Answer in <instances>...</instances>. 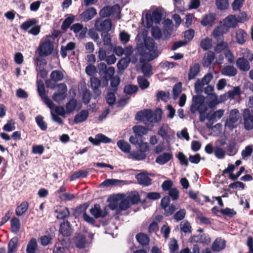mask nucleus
<instances>
[{"label":"nucleus","mask_w":253,"mask_h":253,"mask_svg":"<svg viewBox=\"0 0 253 253\" xmlns=\"http://www.w3.org/2000/svg\"><path fill=\"white\" fill-rule=\"evenodd\" d=\"M135 50L137 54L146 58L148 61L156 58L159 54L154 39L150 37L144 38L143 43L137 44Z\"/></svg>","instance_id":"nucleus-1"},{"label":"nucleus","mask_w":253,"mask_h":253,"mask_svg":"<svg viewBox=\"0 0 253 253\" xmlns=\"http://www.w3.org/2000/svg\"><path fill=\"white\" fill-rule=\"evenodd\" d=\"M162 111L157 109L155 113L152 110L146 109L138 111L135 115V119L139 121H147L150 123H159L162 119Z\"/></svg>","instance_id":"nucleus-2"},{"label":"nucleus","mask_w":253,"mask_h":253,"mask_svg":"<svg viewBox=\"0 0 253 253\" xmlns=\"http://www.w3.org/2000/svg\"><path fill=\"white\" fill-rule=\"evenodd\" d=\"M51 38L50 35L46 36L45 39L40 44L38 48L40 56L46 57L52 53L54 49V42Z\"/></svg>","instance_id":"nucleus-3"},{"label":"nucleus","mask_w":253,"mask_h":253,"mask_svg":"<svg viewBox=\"0 0 253 253\" xmlns=\"http://www.w3.org/2000/svg\"><path fill=\"white\" fill-rule=\"evenodd\" d=\"M38 20L36 18L29 19L20 26V29L28 34L34 36L38 35L41 31V26L37 25Z\"/></svg>","instance_id":"nucleus-4"},{"label":"nucleus","mask_w":253,"mask_h":253,"mask_svg":"<svg viewBox=\"0 0 253 253\" xmlns=\"http://www.w3.org/2000/svg\"><path fill=\"white\" fill-rule=\"evenodd\" d=\"M99 74L101 77L103 86H106L108 82L115 73V68L113 67H108L104 63H101L98 65Z\"/></svg>","instance_id":"nucleus-5"},{"label":"nucleus","mask_w":253,"mask_h":253,"mask_svg":"<svg viewBox=\"0 0 253 253\" xmlns=\"http://www.w3.org/2000/svg\"><path fill=\"white\" fill-rule=\"evenodd\" d=\"M242 116L244 128L248 130L253 129V109L250 110L248 108L245 109Z\"/></svg>","instance_id":"nucleus-6"},{"label":"nucleus","mask_w":253,"mask_h":253,"mask_svg":"<svg viewBox=\"0 0 253 253\" xmlns=\"http://www.w3.org/2000/svg\"><path fill=\"white\" fill-rule=\"evenodd\" d=\"M213 78L211 73L206 74L201 79H197L194 84L195 89L197 93H201L205 85L208 84Z\"/></svg>","instance_id":"nucleus-7"},{"label":"nucleus","mask_w":253,"mask_h":253,"mask_svg":"<svg viewBox=\"0 0 253 253\" xmlns=\"http://www.w3.org/2000/svg\"><path fill=\"white\" fill-rule=\"evenodd\" d=\"M112 25L110 19L102 20L101 18H99L95 20L94 27L98 31L109 32L111 30Z\"/></svg>","instance_id":"nucleus-8"},{"label":"nucleus","mask_w":253,"mask_h":253,"mask_svg":"<svg viewBox=\"0 0 253 253\" xmlns=\"http://www.w3.org/2000/svg\"><path fill=\"white\" fill-rule=\"evenodd\" d=\"M38 91L39 95L43 99L44 102L50 109H53L54 107V104L46 95L44 85L42 81L38 82Z\"/></svg>","instance_id":"nucleus-9"},{"label":"nucleus","mask_w":253,"mask_h":253,"mask_svg":"<svg viewBox=\"0 0 253 253\" xmlns=\"http://www.w3.org/2000/svg\"><path fill=\"white\" fill-rule=\"evenodd\" d=\"M71 225L68 220L63 221L60 224L59 232L63 237H69L72 233Z\"/></svg>","instance_id":"nucleus-10"},{"label":"nucleus","mask_w":253,"mask_h":253,"mask_svg":"<svg viewBox=\"0 0 253 253\" xmlns=\"http://www.w3.org/2000/svg\"><path fill=\"white\" fill-rule=\"evenodd\" d=\"M55 213L56 214V217L58 219L64 220L70 216L69 209L63 206H57Z\"/></svg>","instance_id":"nucleus-11"},{"label":"nucleus","mask_w":253,"mask_h":253,"mask_svg":"<svg viewBox=\"0 0 253 253\" xmlns=\"http://www.w3.org/2000/svg\"><path fill=\"white\" fill-rule=\"evenodd\" d=\"M190 240L191 242L208 245L211 242V238L208 234L203 233L198 235L192 236Z\"/></svg>","instance_id":"nucleus-12"},{"label":"nucleus","mask_w":253,"mask_h":253,"mask_svg":"<svg viewBox=\"0 0 253 253\" xmlns=\"http://www.w3.org/2000/svg\"><path fill=\"white\" fill-rule=\"evenodd\" d=\"M139 61L141 63H142L141 67L142 72L143 73L145 77L149 78L153 74L152 71V67L151 65L148 63L147 62L148 61L146 58L144 57L141 58L139 60Z\"/></svg>","instance_id":"nucleus-13"},{"label":"nucleus","mask_w":253,"mask_h":253,"mask_svg":"<svg viewBox=\"0 0 253 253\" xmlns=\"http://www.w3.org/2000/svg\"><path fill=\"white\" fill-rule=\"evenodd\" d=\"M239 115V112L237 109H233L230 111L229 120L226 123V125L230 128L235 127L234 124L237 122Z\"/></svg>","instance_id":"nucleus-14"},{"label":"nucleus","mask_w":253,"mask_h":253,"mask_svg":"<svg viewBox=\"0 0 253 253\" xmlns=\"http://www.w3.org/2000/svg\"><path fill=\"white\" fill-rule=\"evenodd\" d=\"M205 98L203 95L193 96L192 98V104L190 106V112L191 113H195L198 109V106L203 105Z\"/></svg>","instance_id":"nucleus-15"},{"label":"nucleus","mask_w":253,"mask_h":253,"mask_svg":"<svg viewBox=\"0 0 253 253\" xmlns=\"http://www.w3.org/2000/svg\"><path fill=\"white\" fill-rule=\"evenodd\" d=\"M90 212L95 218H104L107 215V211L105 210L102 211L101 209L99 204H96L90 210Z\"/></svg>","instance_id":"nucleus-16"},{"label":"nucleus","mask_w":253,"mask_h":253,"mask_svg":"<svg viewBox=\"0 0 253 253\" xmlns=\"http://www.w3.org/2000/svg\"><path fill=\"white\" fill-rule=\"evenodd\" d=\"M90 81V87L96 96L94 98H96L99 96L101 93V91L99 89L101 85V80L97 77H91Z\"/></svg>","instance_id":"nucleus-17"},{"label":"nucleus","mask_w":253,"mask_h":253,"mask_svg":"<svg viewBox=\"0 0 253 253\" xmlns=\"http://www.w3.org/2000/svg\"><path fill=\"white\" fill-rule=\"evenodd\" d=\"M97 14V11L94 7L87 8L80 15V18L84 22L88 21Z\"/></svg>","instance_id":"nucleus-18"},{"label":"nucleus","mask_w":253,"mask_h":253,"mask_svg":"<svg viewBox=\"0 0 253 253\" xmlns=\"http://www.w3.org/2000/svg\"><path fill=\"white\" fill-rule=\"evenodd\" d=\"M236 64L237 67L242 71L247 72L250 69L249 62L244 57H239L237 58L236 61Z\"/></svg>","instance_id":"nucleus-19"},{"label":"nucleus","mask_w":253,"mask_h":253,"mask_svg":"<svg viewBox=\"0 0 253 253\" xmlns=\"http://www.w3.org/2000/svg\"><path fill=\"white\" fill-rule=\"evenodd\" d=\"M226 247V241L221 238H217L213 242L211 249L213 252H220Z\"/></svg>","instance_id":"nucleus-20"},{"label":"nucleus","mask_w":253,"mask_h":253,"mask_svg":"<svg viewBox=\"0 0 253 253\" xmlns=\"http://www.w3.org/2000/svg\"><path fill=\"white\" fill-rule=\"evenodd\" d=\"M138 184L144 186H149L152 183V179L147 174L140 173L135 176Z\"/></svg>","instance_id":"nucleus-21"},{"label":"nucleus","mask_w":253,"mask_h":253,"mask_svg":"<svg viewBox=\"0 0 253 253\" xmlns=\"http://www.w3.org/2000/svg\"><path fill=\"white\" fill-rule=\"evenodd\" d=\"M200 72V66L198 63H194L191 66L188 74L189 81L194 79Z\"/></svg>","instance_id":"nucleus-22"},{"label":"nucleus","mask_w":253,"mask_h":253,"mask_svg":"<svg viewBox=\"0 0 253 253\" xmlns=\"http://www.w3.org/2000/svg\"><path fill=\"white\" fill-rule=\"evenodd\" d=\"M216 19V15L214 13H210L204 16L201 21V24L203 26H212Z\"/></svg>","instance_id":"nucleus-23"},{"label":"nucleus","mask_w":253,"mask_h":253,"mask_svg":"<svg viewBox=\"0 0 253 253\" xmlns=\"http://www.w3.org/2000/svg\"><path fill=\"white\" fill-rule=\"evenodd\" d=\"M215 58L214 53L212 51H208L204 55L203 65L204 67H210Z\"/></svg>","instance_id":"nucleus-24"},{"label":"nucleus","mask_w":253,"mask_h":253,"mask_svg":"<svg viewBox=\"0 0 253 253\" xmlns=\"http://www.w3.org/2000/svg\"><path fill=\"white\" fill-rule=\"evenodd\" d=\"M74 243L78 248H84L86 244L85 236L82 233H78L75 237Z\"/></svg>","instance_id":"nucleus-25"},{"label":"nucleus","mask_w":253,"mask_h":253,"mask_svg":"<svg viewBox=\"0 0 253 253\" xmlns=\"http://www.w3.org/2000/svg\"><path fill=\"white\" fill-rule=\"evenodd\" d=\"M224 110L219 109L214 112L212 113H208L206 115V118L211 123H213L216 121V119H220L223 115Z\"/></svg>","instance_id":"nucleus-26"},{"label":"nucleus","mask_w":253,"mask_h":253,"mask_svg":"<svg viewBox=\"0 0 253 253\" xmlns=\"http://www.w3.org/2000/svg\"><path fill=\"white\" fill-rule=\"evenodd\" d=\"M221 73L224 76L234 77L237 75V70L233 66L226 65L221 69Z\"/></svg>","instance_id":"nucleus-27"},{"label":"nucleus","mask_w":253,"mask_h":253,"mask_svg":"<svg viewBox=\"0 0 253 253\" xmlns=\"http://www.w3.org/2000/svg\"><path fill=\"white\" fill-rule=\"evenodd\" d=\"M89 204L87 203L80 205L77 207L74 211L73 215L75 218H77L83 214V216L84 213H86V210L87 209Z\"/></svg>","instance_id":"nucleus-28"},{"label":"nucleus","mask_w":253,"mask_h":253,"mask_svg":"<svg viewBox=\"0 0 253 253\" xmlns=\"http://www.w3.org/2000/svg\"><path fill=\"white\" fill-rule=\"evenodd\" d=\"M172 158V154L171 153H164L157 157L156 162L161 165H163L167 163Z\"/></svg>","instance_id":"nucleus-29"},{"label":"nucleus","mask_w":253,"mask_h":253,"mask_svg":"<svg viewBox=\"0 0 253 253\" xmlns=\"http://www.w3.org/2000/svg\"><path fill=\"white\" fill-rule=\"evenodd\" d=\"M18 239L13 237L10 240L7 245V253H16L18 250Z\"/></svg>","instance_id":"nucleus-30"},{"label":"nucleus","mask_w":253,"mask_h":253,"mask_svg":"<svg viewBox=\"0 0 253 253\" xmlns=\"http://www.w3.org/2000/svg\"><path fill=\"white\" fill-rule=\"evenodd\" d=\"M89 113L87 110H82L77 114L74 119L75 124H79L85 121L88 117Z\"/></svg>","instance_id":"nucleus-31"},{"label":"nucleus","mask_w":253,"mask_h":253,"mask_svg":"<svg viewBox=\"0 0 253 253\" xmlns=\"http://www.w3.org/2000/svg\"><path fill=\"white\" fill-rule=\"evenodd\" d=\"M238 21L235 15H230L224 20V24L228 28H235L237 26Z\"/></svg>","instance_id":"nucleus-32"},{"label":"nucleus","mask_w":253,"mask_h":253,"mask_svg":"<svg viewBox=\"0 0 253 253\" xmlns=\"http://www.w3.org/2000/svg\"><path fill=\"white\" fill-rule=\"evenodd\" d=\"M235 166L232 164H229L228 165V168L223 170L222 175L224 176L225 174L229 173V178L232 180H235L238 179L239 177L236 173L235 174H233V172L234 170Z\"/></svg>","instance_id":"nucleus-33"},{"label":"nucleus","mask_w":253,"mask_h":253,"mask_svg":"<svg viewBox=\"0 0 253 253\" xmlns=\"http://www.w3.org/2000/svg\"><path fill=\"white\" fill-rule=\"evenodd\" d=\"M89 169L85 170H79L74 172L70 176L71 181L75 180L81 178H85L88 175Z\"/></svg>","instance_id":"nucleus-34"},{"label":"nucleus","mask_w":253,"mask_h":253,"mask_svg":"<svg viewBox=\"0 0 253 253\" xmlns=\"http://www.w3.org/2000/svg\"><path fill=\"white\" fill-rule=\"evenodd\" d=\"M247 33L242 29H238L236 33V40L237 42L240 44H243L246 41Z\"/></svg>","instance_id":"nucleus-35"},{"label":"nucleus","mask_w":253,"mask_h":253,"mask_svg":"<svg viewBox=\"0 0 253 253\" xmlns=\"http://www.w3.org/2000/svg\"><path fill=\"white\" fill-rule=\"evenodd\" d=\"M115 9L114 6H105L99 11V15L101 17H108L115 12Z\"/></svg>","instance_id":"nucleus-36"},{"label":"nucleus","mask_w":253,"mask_h":253,"mask_svg":"<svg viewBox=\"0 0 253 253\" xmlns=\"http://www.w3.org/2000/svg\"><path fill=\"white\" fill-rule=\"evenodd\" d=\"M29 207V203L27 201L22 202L20 205L17 207L15 210V214L20 216L25 213Z\"/></svg>","instance_id":"nucleus-37"},{"label":"nucleus","mask_w":253,"mask_h":253,"mask_svg":"<svg viewBox=\"0 0 253 253\" xmlns=\"http://www.w3.org/2000/svg\"><path fill=\"white\" fill-rule=\"evenodd\" d=\"M20 229V222L19 218L13 217L10 221V231L14 233H17Z\"/></svg>","instance_id":"nucleus-38"},{"label":"nucleus","mask_w":253,"mask_h":253,"mask_svg":"<svg viewBox=\"0 0 253 253\" xmlns=\"http://www.w3.org/2000/svg\"><path fill=\"white\" fill-rule=\"evenodd\" d=\"M137 241L142 246H146L150 242L149 237L143 233H139L136 235Z\"/></svg>","instance_id":"nucleus-39"},{"label":"nucleus","mask_w":253,"mask_h":253,"mask_svg":"<svg viewBox=\"0 0 253 253\" xmlns=\"http://www.w3.org/2000/svg\"><path fill=\"white\" fill-rule=\"evenodd\" d=\"M38 244L35 238H32L27 244L26 248L27 253H36Z\"/></svg>","instance_id":"nucleus-40"},{"label":"nucleus","mask_w":253,"mask_h":253,"mask_svg":"<svg viewBox=\"0 0 253 253\" xmlns=\"http://www.w3.org/2000/svg\"><path fill=\"white\" fill-rule=\"evenodd\" d=\"M75 18V16L72 14H70L63 22L61 28L63 31H66L67 30L71 27V25L73 23Z\"/></svg>","instance_id":"nucleus-41"},{"label":"nucleus","mask_w":253,"mask_h":253,"mask_svg":"<svg viewBox=\"0 0 253 253\" xmlns=\"http://www.w3.org/2000/svg\"><path fill=\"white\" fill-rule=\"evenodd\" d=\"M110 87L108 89L117 92L118 86L121 82V79L119 76H113L110 79Z\"/></svg>","instance_id":"nucleus-42"},{"label":"nucleus","mask_w":253,"mask_h":253,"mask_svg":"<svg viewBox=\"0 0 253 253\" xmlns=\"http://www.w3.org/2000/svg\"><path fill=\"white\" fill-rule=\"evenodd\" d=\"M130 206L138 204L140 201V196L137 192H134L126 197Z\"/></svg>","instance_id":"nucleus-43"},{"label":"nucleus","mask_w":253,"mask_h":253,"mask_svg":"<svg viewBox=\"0 0 253 253\" xmlns=\"http://www.w3.org/2000/svg\"><path fill=\"white\" fill-rule=\"evenodd\" d=\"M117 145L120 149L124 152L129 153L131 149L130 144L124 140H119L117 143Z\"/></svg>","instance_id":"nucleus-44"},{"label":"nucleus","mask_w":253,"mask_h":253,"mask_svg":"<svg viewBox=\"0 0 253 253\" xmlns=\"http://www.w3.org/2000/svg\"><path fill=\"white\" fill-rule=\"evenodd\" d=\"M117 92H115L114 90H110L108 89L107 94L105 97L106 102L110 106H113L116 100L115 94Z\"/></svg>","instance_id":"nucleus-45"},{"label":"nucleus","mask_w":253,"mask_h":253,"mask_svg":"<svg viewBox=\"0 0 253 253\" xmlns=\"http://www.w3.org/2000/svg\"><path fill=\"white\" fill-rule=\"evenodd\" d=\"M78 106L77 100L75 98H71L66 105V109L67 113L70 114L76 109Z\"/></svg>","instance_id":"nucleus-46"},{"label":"nucleus","mask_w":253,"mask_h":253,"mask_svg":"<svg viewBox=\"0 0 253 253\" xmlns=\"http://www.w3.org/2000/svg\"><path fill=\"white\" fill-rule=\"evenodd\" d=\"M130 205L126 198L122 200L119 204V208L116 211L117 214H119L123 211H126L128 209Z\"/></svg>","instance_id":"nucleus-47"},{"label":"nucleus","mask_w":253,"mask_h":253,"mask_svg":"<svg viewBox=\"0 0 253 253\" xmlns=\"http://www.w3.org/2000/svg\"><path fill=\"white\" fill-rule=\"evenodd\" d=\"M134 133L138 134L143 137V135H145L148 133V128L142 126H135L132 128Z\"/></svg>","instance_id":"nucleus-48"},{"label":"nucleus","mask_w":253,"mask_h":253,"mask_svg":"<svg viewBox=\"0 0 253 253\" xmlns=\"http://www.w3.org/2000/svg\"><path fill=\"white\" fill-rule=\"evenodd\" d=\"M50 78L52 81L57 82L62 80L64 75L60 71L55 70L51 73Z\"/></svg>","instance_id":"nucleus-49"},{"label":"nucleus","mask_w":253,"mask_h":253,"mask_svg":"<svg viewBox=\"0 0 253 253\" xmlns=\"http://www.w3.org/2000/svg\"><path fill=\"white\" fill-rule=\"evenodd\" d=\"M130 59L127 58H122L117 63L118 69L120 70H124L128 66Z\"/></svg>","instance_id":"nucleus-50"},{"label":"nucleus","mask_w":253,"mask_h":253,"mask_svg":"<svg viewBox=\"0 0 253 253\" xmlns=\"http://www.w3.org/2000/svg\"><path fill=\"white\" fill-rule=\"evenodd\" d=\"M241 88L239 86H235L231 90L228 91L226 93L227 97L231 99H233L235 96L241 94Z\"/></svg>","instance_id":"nucleus-51"},{"label":"nucleus","mask_w":253,"mask_h":253,"mask_svg":"<svg viewBox=\"0 0 253 253\" xmlns=\"http://www.w3.org/2000/svg\"><path fill=\"white\" fill-rule=\"evenodd\" d=\"M200 46L204 50L210 49L212 46L211 40L208 38L202 40L200 42Z\"/></svg>","instance_id":"nucleus-52"},{"label":"nucleus","mask_w":253,"mask_h":253,"mask_svg":"<svg viewBox=\"0 0 253 253\" xmlns=\"http://www.w3.org/2000/svg\"><path fill=\"white\" fill-rule=\"evenodd\" d=\"M138 90V87L133 84H127L124 87V91L127 94H132Z\"/></svg>","instance_id":"nucleus-53"},{"label":"nucleus","mask_w":253,"mask_h":253,"mask_svg":"<svg viewBox=\"0 0 253 253\" xmlns=\"http://www.w3.org/2000/svg\"><path fill=\"white\" fill-rule=\"evenodd\" d=\"M36 122L42 130H45L47 129V124L43 121V117L41 115H39L36 118Z\"/></svg>","instance_id":"nucleus-54"},{"label":"nucleus","mask_w":253,"mask_h":253,"mask_svg":"<svg viewBox=\"0 0 253 253\" xmlns=\"http://www.w3.org/2000/svg\"><path fill=\"white\" fill-rule=\"evenodd\" d=\"M137 82L139 87L142 89H145L149 86V82L148 81L143 77H138Z\"/></svg>","instance_id":"nucleus-55"},{"label":"nucleus","mask_w":253,"mask_h":253,"mask_svg":"<svg viewBox=\"0 0 253 253\" xmlns=\"http://www.w3.org/2000/svg\"><path fill=\"white\" fill-rule=\"evenodd\" d=\"M129 141L132 144L137 145L143 141V137L137 134L134 133V135L130 136Z\"/></svg>","instance_id":"nucleus-56"},{"label":"nucleus","mask_w":253,"mask_h":253,"mask_svg":"<svg viewBox=\"0 0 253 253\" xmlns=\"http://www.w3.org/2000/svg\"><path fill=\"white\" fill-rule=\"evenodd\" d=\"M220 212L224 215L228 216L229 217H233L236 215L237 212L233 209H230L229 208H226L224 209L220 210Z\"/></svg>","instance_id":"nucleus-57"},{"label":"nucleus","mask_w":253,"mask_h":253,"mask_svg":"<svg viewBox=\"0 0 253 253\" xmlns=\"http://www.w3.org/2000/svg\"><path fill=\"white\" fill-rule=\"evenodd\" d=\"M215 4L217 8L219 10H225L229 6L228 0H216Z\"/></svg>","instance_id":"nucleus-58"},{"label":"nucleus","mask_w":253,"mask_h":253,"mask_svg":"<svg viewBox=\"0 0 253 253\" xmlns=\"http://www.w3.org/2000/svg\"><path fill=\"white\" fill-rule=\"evenodd\" d=\"M178 247L177 241L175 239L171 240L169 244L170 253H178Z\"/></svg>","instance_id":"nucleus-59"},{"label":"nucleus","mask_w":253,"mask_h":253,"mask_svg":"<svg viewBox=\"0 0 253 253\" xmlns=\"http://www.w3.org/2000/svg\"><path fill=\"white\" fill-rule=\"evenodd\" d=\"M186 213V211L184 209H180L174 214L173 218L176 221H180L184 218Z\"/></svg>","instance_id":"nucleus-60"},{"label":"nucleus","mask_w":253,"mask_h":253,"mask_svg":"<svg viewBox=\"0 0 253 253\" xmlns=\"http://www.w3.org/2000/svg\"><path fill=\"white\" fill-rule=\"evenodd\" d=\"M169 92H166L163 91H159L157 93L156 97L158 100H161L166 102L169 98Z\"/></svg>","instance_id":"nucleus-61"},{"label":"nucleus","mask_w":253,"mask_h":253,"mask_svg":"<svg viewBox=\"0 0 253 253\" xmlns=\"http://www.w3.org/2000/svg\"><path fill=\"white\" fill-rule=\"evenodd\" d=\"M228 44L226 42H221L216 44L214 47V51L217 53H220L222 51L227 49Z\"/></svg>","instance_id":"nucleus-62"},{"label":"nucleus","mask_w":253,"mask_h":253,"mask_svg":"<svg viewBox=\"0 0 253 253\" xmlns=\"http://www.w3.org/2000/svg\"><path fill=\"white\" fill-rule=\"evenodd\" d=\"M169 126L168 125H162L159 129L158 134L163 138L166 139L168 133Z\"/></svg>","instance_id":"nucleus-63"},{"label":"nucleus","mask_w":253,"mask_h":253,"mask_svg":"<svg viewBox=\"0 0 253 253\" xmlns=\"http://www.w3.org/2000/svg\"><path fill=\"white\" fill-rule=\"evenodd\" d=\"M181 83H178L176 84L173 87L172 92L173 98L175 99L181 92Z\"/></svg>","instance_id":"nucleus-64"}]
</instances>
